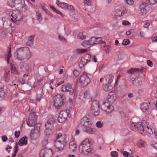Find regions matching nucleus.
<instances>
[{"label":"nucleus","instance_id":"f257e3e1","mask_svg":"<svg viewBox=\"0 0 157 157\" xmlns=\"http://www.w3.org/2000/svg\"><path fill=\"white\" fill-rule=\"evenodd\" d=\"M14 55L16 59L19 61L28 59L31 56V54L30 50L27 47L17 48L14 52Z\"/></svg>","mask_w":157,"mask_h":157},{"label":"nucleus","instance_id":"f03ea898","mask_svg":"<svg viewBox=\"0 0 157 157\" xmlns=\"http://www.w3.org/2000/svg\"><path fill=\"white\" fill-rule=\"evenodd\" d=\"M93 143L91 139H85L79 146V149L81 152L87 155L88 154H91L93 151L90 147V145Z\"/></svg>","mask_w":157,"mask_h":157},{"label":"nucleus","instance_id":"7ed1b4c3","mask_svg":"<svg viewBox=\"0 0 157 157\" xmlns=\"http://www.w3.org/2000/svg\"><path fill=\"white\" fill-rule=\"evenodd\" d=\"M61 137L62 134L59 133L54 140L55 147L59 151L63 149L67 144L65 138Z\"/></svg>","mask_w":157,"mask_h":157},{"label":"nucleus","instance_id":"20e7f679","mask_svg":"<svg viewBox=\"0 0 157 157\" xmlns=\"http://www.w3.org/2000/svg\"><path fill=\"white\" fill-rule=\"evenodd\" d=\"M65 98L63 94H57L53 97L54 105L56 109H60L63 105Z\"/></svg>","mask_w":157,"mask_h":157},{"label":"nucleus","instance_id":"39448f33","mask_svg":"<svg viewBox=\"0 0 157 157\" xmlns=\"http://www.w3.org/2000/svg\"><path fill=\"white\" fill-rule=\"evenodd\" d=\"M60 90L63 92L68 93L70 95H72L75 91V87L69 83L63 84L60 88Z\"/></svg>","mask_w":157,"mask_h":157},{"label":"nucleus","instance_id":"423d86ee","mask_svg":"<svg viewBox=\"0 0 157 157\" xmlns=\"http://www.w3.org/2000/svg\"><path fill=\"white\" fill-rule=\"evenodd\" d=\"M144 68L142 67L139 68H132L127 71V72L128 74L130 79L132 81L137 78L140 73L143 72Z\"/></svg>","mask_w":157,"mask_h":157},{"label":"nucleus","instance_id":"0eeeda50","mask_svg":"<svg viewBox=\"0 0 157 157\" xmlns=\"http://www.w3.org/2000/svg\"><path fill=\"white\" fill-rule=\"evenodd\" d=\"M70 111L67 110H63L60 112L58 121L60 123H62L65 122L67 120L68 117L70 118Z\"/></svg>","mask_w":157,"mask_h":157},{"label":"nucleus","instance_id":"6e6552de","mask_svg":"<svg viewBox=\"0 0 157 157\" xmlns=\"http://www.w3.org/2000/svg\"><path fill=\"white\" fill-rule=\"evenodd\" d=\"M37 117L35 112L31 113L29 114L28 119L26 120L27 124L29 127L34 126L36 122Z\"/></svg>","mask_w":157,"mask_h":157},{"label":"nucleus","instance_id":"1a4fd4ad","mask_svg":"<svg viewBox=\"0 0 157 157\" xmlns=\"http://www.w3.org/2000/svg\"><path fill=\"white\" fill-rule=\"evenodd\" d=\"M79 82L82 87H84L90 82V79L86 72H83L80 76Z\"/></svg>","mask_w":157,"mask_h":157},{"label":"nucleus","instance_id":"9d476101","mask_svg":"<svg viewBox=\"0 0 157 157\" xmlns=\"http://www.w3.org/2000/svg\"><path fill=\"white\" fill-rule=\"evenodd\" d=\"M11 15L13 18H11V20L13 23H15L17 24L18 21H21L23 18L22 15L18 10H14L13 11Z\"/></svg>","mask_w":157,"mask_h":157},{"label":"nucleus","instance_id":"9b49d317","mask_svg":"<svg viewBox=\"0 0 157 157\" xmlns=\"http://www.w3.org/2000/svg\"><path fill=\"white\" fill-rule=\"evenodd\" d=\"M53 154V151L51 149L44 147L41 150L40 156V157H52Z\"/></svg>","mask_w":157,"mask_h":157},{"label":"nucleus","instance_id":"f8f14e48","mask_svg":"<svg viewBox=\"0 0 157 157\" xmlns=\"http://www.w3.org/2000/svg\"><path fill=\"white\" fill-rule=\"evenodd\" d=\"M91 55L88 54H85L81 59L80 61L78 63L80 68H81L85 65L88 62L90 61L91 59Z\"/></svg>","mask_w":157,"mask_h":157},{"label":"nucleus","instance_id":"ddd939ff","mask_svg":"<svg viewBox=\"0 0 157 157\" xmlns=\"http://www.w3.org/2000/svg\"><path fill=\"white\" fill-rule=\"evenodd\" d=\"M91 109L92 111H94V112L95 116H98L99 115L100 108L98 101L94 100L93 101L91 104Z\"/></svg>","mask_w":157,"mask_h":157},{"label":"nucleus","instance_id":"4468645a","mask_svg":"<svg viewBox=\"0 0 157 157\" xmlns=\"http://www.w3.org/2000/svg\"><path fill=\"white\" fill-rule=\"evenodd\" d=\"M92 123V121L90 119L87 118L86 116L82 118L80 121V124L84 127L90 125Z\"/></svg>","mask_w":157,"mask_h":157},{"label":"nucleus","instance_id":"2eb2a0df","mask_svg":"<svg viewBox=\"0 0 157 157\" xmlns=\"http://www.w3.org/2000/svg\"><path fill=\"white\" fill-rule=\"evenodd\" d=\"M116 97L114 92H110L107 96V101L111 103H113L116 101Z\"/></svg>","mask_w":157,"mask_h":157},{"label":"nucleus","instance_id":"dca6fc26","mask_svg":"<svg viewBox=\"0 0 157 157\" xmlns=\"http://www.w3.org/2000/svg\"><path fill=\"white\" fill-rule=\"evenodd\" d=\"M4 20L3 24V25L4 28L6 29H11V21L9 19L3 18L2 20Z\"/></svg>","mask_w":157,"mask_h":157},{"label":"nucleus","instance_id":"f3484780","mask_svg":"<svg viewBox=\"0 0 157 157\" xmlns=\"http://www.w3.org/2000/svg\"><path fill=\"white\" fill-rule=\"evenodd\" d=\"M41 126V124L40 123H37L35 125L34 129L32 130L31 131V133L30 135L31 138V137L33 136V134L36 133L37 134L40 132V128Z\"/></svg>","mask_w":157,"mask_h":157},{"label":"nucleus","instance_id":"a211bd4d","mask_svg":"<svg viewBox=\"0 0 157 157\" xmlns=\"http://www.w3.org/2000/svg\"><path fill=\"white\" fill-rule=\"evenodd\" d=\"M83 132L89 134H94L96 132L95 129L88 126L83 127L82 128Z\"/></svg>","mask_w":157,"mask_h":157},{"label":"nucleus","instance_id":"6ab92c4d","mask_svg":"<svg viewBox=\"0 0 157 157\" xmlns=\"http://www.w3.org/2000/svg\"><path fill=\"white\" fill-rule=\"evenodd\" d=\"M137 131L141 134L145 135V127H144L141 122H139L137 124Z\"/></svg>","mask_w":157,"mask_h":157},{"label":"nucleus","instance_id":"aec40b11","mask_svg":"<svg viewBox=\"0 0 157 157\" xmlns=\"http://www.w3.org/2000/svg\"><path fill=\"white\" fill-rule=\"evenodd\" d=\"M55 121V119L54 118H49L45 124V127L47 128H53V124Z\"/></svg>","mask_w":157,"mask_h":157},{"label":"nucleus","instance_id":"412c9836","mask_svg":"<svg viewBox=\"0 0 157 157\" xmlns=\"http://www.w3.org/2000/svg\"><path fill=\"white\" fill-rule=\"evenodd\" d=\"M125 56V54L122 51L118 52L116 54L117 59V60H123Z\"/></svg>","mask_w":157,"mask_h":157},{"label":"nucleus","instance_id":"4be33fe9","mask_svg":"<svg viewBox=\"0 0 157 157\" xmlns=\"http://www.w3.org/2000/svg\"><path fill=\"white\" fill-rule=\"evenodd\" d=\"M132 84L136 86H139L142 85V83L141 79L138 77L132 80Z\"/></svg>","mask_w":157,"mask_h":157},{"label":"nucleus","instance_id":"5701e85b","mask_svg":"<svg viewBox=\"0 0 157 157\" xmlns=\"http://www.w3.org/2000/svg\"><path fill=\"white\" fill-rule=\"evenodd\" d=\"M145 3H143L141 4L139 7L140 9V11L142 13V15H145L147 13V11L145 9Z\"/></svg>","mask_w":157,"mask_h":157},{"label":"nucleus","instance_id":"b1692460","mask_svg":"<svg viewBox=\"0 0 157 157\" xmlns=\"http://www.w3.org/2000/svg\"><path fill=\"white\" fill-rule=\"evenodd\" d=\"M27 138L26 136H24L18 142L19 145L20 146L26 145L27 143Z\"/></svg>","mask_w":157,"mask_h":157},{"label":"nucleus","instance_id":"393cba45","mask_svg":"<svg viewBox=\"0 0 157 157\" xmlns=\"http://www.w3.org/2000/svg\"><path fill=\"white\" fill-rule=\"evenodd\" d=\"M56 3L59 7L66 10V7L67 5V3L64 2H61L59 0H56Z\"/></svg>","mask_w":157,"mask_h":157},{"label":"nucleus","instance_id":"a878e982","mask_svg":"<svg viewBox=\"0 0 157 157\" xmlns=\"http://www.w3.org/2000/svg\"><path fill=\"white\" fill-rule=\"evenodd\" d=\"M103 88L105 91L108 92L112 89L113 87L110 84L107 83L103 85Z\"/></svg>","mask_w":157,"mask_h":157},{"label":"nucleus","instance_id":"bb28decb","mask_svg":"<svg viewBox=\"0 0 157 157\" xmlns=\"http://www.w3.org/2000/svg\"><path fill=\"white\" fill-rule=\"evenodd\" d=\"M140 108L143 112H145L149 109L147 104L146 103H142L141 105Z\"/></svg>","mask_w":157,"mask_h":157},{"label":"nucleus","instance_id":"cd10ccee","mask_svg":"<svg viewBox=\"0 0 157 157\" xmlns=\"http://www.w3.org/2000/svg\"><path fill=\"white\" fill-rule=\"evenodd\" d=\"M43 80V79L40 78L38 79L37 81H36L34 84L33 85V87L34 88H39V86L41 84V82Z\"/></svg>","mask_w":157,"mask_h":157},{"label":"nucleus","instance_id":"c85d7f7f","mask_svg":"<svg viewBox=\"0 0 157 157\" xmlns=\"http://www.w3.org/2000/svg\"><path fill=\"white\" fill-rule=\"evenodd\" d=\"M113 76L112 75H107L105 78V80L107 83L110 84L113 81Z\"/></svg>","mask_w":157,"mask_h":157},{"label":"nucleus","instance_id":"c756f323","mask_svg":"<svg viewBox=\"0 0 157 157\" xmlns=\"http://www.w3.org/2000/svg\"><path fill=\"white\" fill-rule=\"evenodd\" d=\"M14 149V152L12 154L11 157H15L16 156L17 153L19 149L18 146V145L17 143H16L15 145L13 148Z\"/></svg>","mask_w":157,"mask_h":157},{"label":"nucleus","instance_id":"7c9ffc66","mask_svg":"<svg viewBox=\"0 0 157 157\" xmlns=\"http://www.w3.org/2000/svg\"><path fill=\"white\" fill-rule=\"evenodd\" d=\"M145 142L143 140H140L138 141L137 145L139 147L141 148L145 146Z\"/></svg>","mask_w":157,"mask_h":157},{"label":"nucleus","instance_id":"2f4dec72","mask_svg":"<svg viewBox=\"0 0 157 157\" xmlns=\"http://www.w3.org/2000/svg\"><path fill=\"white\" fill-rule=\"evenodd\" d=\"M10 66L11 73L15 74H17L18 71L16 70V67L13 64L11 63Z\"/></svg>","mask_w":157,"mask_h":157},{"label":"nucleus","instance_id":"473e14b6","mask_svg":"<svg viewBox=\"0 0 157 157\" xmlns=\"http://www.w3.org/2000/svg\"><path fill=\"white\" fill-rule=\"evenodd\" d=\"M137 123H132L130 126L131 129L134 131H137Z\"/></svg>","mask_w":157,"mask_h":157},{"label":"nucleus","instance_id":"72a5a7b5","mask_svg":"<svg viewBox=\"0 0 157 157\" xmlns=\"http://www.w3.org/2000/svg\"><path fill=\"white\" fill-rule=\"evenodd\" d=\"M114 13L115 16L121 17L122 16V12L121 10L119 9L116 10Z\"/></svg>","mask_w":157,"mask_h":157},{"label":"nucleus","instance_id":"f704fd0d","mask_svg":"<svg viewBox=\"0 0 157 157\" xmlns=\"http://www.w3.org/2000/svg\"><path fill=\"white\" fill-rule=\"evenodd\" d=\"M107 109L105 112H107L108 113H111L114 110V107L113 106L110 105L108 104V105L107 107Z\"/></svg>","mask_w":157,"mask_h":157},{"label":"nucleus","instance_id":"c9c22d12","mask_svg":"<svg viewBox=\"0 0 157 157\" xmlns=\"http://www.w3.org/2000/svg\"><path fill=\"white\" fill-rule=\"evenodd\" d=\"M45 128L44 132L47 135H49L52 134V130L53 128H47V127H45Z\"/></svg>","mask_w":157,"mask_h":157},{"label":"nucleus","instance_id":"e433bc0d","mask_svg":"<svg viewBox=\"0 0 157 157\" xmlns=\"http://www.w3.org/2000/svg\"><path fill=\"white\" fill-rule=\"evenodd\" d=\"M146 2L148 4L154 5L157 4V0H147Z\"/></svg>","mask_w":157,"mask_h":157},{"label":"nucleus","instance_id":"4c0bfd02","mask_svg":"<svg viewBox=\"0 0 157 157\" xmlns=\"http://www.w3.org/2000/svg\"><path fill=\"white\" fill-rule=\"evenodd\" d=\"M103 49L106 53H108L111 50V47L109 45H106L104 46Z\"/></svg>","mask_w":157,"mask_h":157},{"label":"nucleus","instance_id":"58836bf2","mask_svg":"<svg viewBox=\"0 0 157 157\" xmlns=\"http://www.w3.org/2000/svg\"><path fill=\"white\" fill-rule=\"evenodd\" d=\"M108 105V103L106 102H103V104L101 105V109L104 111H105L107 109V107Z\"/></svg>","mask_w":157,"mask_h":157},{"label":"nucleus","instance_id":"ea45409f","mask_svg":"<svg viewBox=\"0 0 157 157\" xmlns=\"http://www.w3.org/2000/svg\"><path fill=\"white\" fill-rule=\"evenodd\" d=\"M145 134L146 133L150 134H153V131L151 128H150L148 126L145 127Z\"/></svg>","mask_w":157,"mask_h":157},{"label":"nucleus","instance_id":"a19ab883","mask_svg":"<svg viewBox=\"0 0 157 157\" xmlns=\"http://www.w3.org/2000/svg\"><path fill=\"white\" fill-rule=\"evenodd\" d=\"M7 4L8 6L13 8L15 6V1L10 0L7 2Z\"/></svg>","mask_w":157,"mask_h":157},{"label":"nucleus","instance_id":"79ce46f5","mask_svg":"<svg viewBox=\"0 0 157 157\" xmlns=\"http://www.w3.org/2000/svg\"><path fill=\"white\" fill-rule=\"evenodd\" d=\"M36 20L39 22H40L42 19V15L41 14V13H40L36 12Z\"/></svg>","mask_w":157,"mask_h":157},{"label":"nucleus","instance_id":"37998d69","mask_svg":"<svg viewBox=\"0 0 157 157\" xmlns=\"http://www.w3.org/2000/svg\"><path fill=\"white\" fill-rule=\"evenodd\" d=\"M7 56V61L8 63H9V60L11 57V49L10 48H9V50L8 51Z\"/></svg>","mask_w":157,"mask_h":157},{"label":"nucleus","instance_id":"c03bdc74","mask_svg":"<svg viewBox=\"0 0 157 157\" xmlns=\"http://www.w3.org/2000/svg\"><path fill=\"white\" fill-rule=\"evenodd\" d=\"M90 45L91 46H93L94 44H96V38L92 37L90 38Z\"/></svg>","mask_w":157,"mask_h":157},{"label":"nucleus","instance_id":"a18cd8bd","mask_svg":"<svg viewBox=\"0 0 157 157\" xmlns=\"http://www.w3.org/2000/svg\"><path fill=\"white\" fill-rule=\"evenodd\" d=\"M78 39L81 40H84L86 38V36L83 35L82 33H79L78 35Z\"/></svg>","mask_w":157,"mask_h":157},{"label":"nucleus","instance_id":"49530a36","mask_svg":"<svg viewBox=\"0 0 157 157\" xmlns=\"http://www.w3.org/2000/svg\"><path fill=\"white\" fill-rule=\"evenodd\" d=\"M6 96V94L5 91L2 89H0V97L4 98Z\"/></svg>","mask_w":157,"mask_h":157},{"label":"nucleus","instance_id":"de8ad7c7","mask_svg":"<svg viewBox=\"0 0 157 157\" xmlns=\"http://www.w3.org/2000/svg\"><path fill=\"white\" fill-rule=\"evenodd\" d=\"M76 51L77 53L80 54L86 52L87 50L86 49H77L76 50Z\"/></svg>","mask_w":157,"mask_h":157},{"label":"nucleus","instance_id":"09e8293b","mask_svg":"<svg viewBox=\"0 0 157 157\" xmlns=\"http://www.w3.org/2000/svg\"><path fill=\"white\" fill-rule=\"evenodd\" d=\"M121 133L123 135L125 136L129 133V131L127 128H125L122 130Z\"/></svg>","mask_w":157,"mask_h":157},{"label":"nucleus","instance_id":"8fccbe9b","mask_svg":"<svg viewBox=\"0 0 157 157\" xmlns=\"http://www.w3.org/2000/svg\"><path fill=\"white\" fill-rule=\"evenodd\" d=\"M6 34L5 32L2 29H0V37L3 38H4L6 36Z\"/></svg>","mask_w":157,"mask_h":157},{"label":"nucleus","instance_id":"3c124183","mask_svg":"<svg viewBox=\"0 0 157 157\" xmlns=\"http://www.w3.org/2000/svg\"><path fill=\"white\" fill-rule=\"evenodd\" d=\"M82 46L85 47L86 45H90V40H85L82 43Z\"/></svg>","mask_w":157,"mask_h":157},{"label":"nucleus","instance_id":"603ef678","mask_svg":"<svg viewBox=\"0 0 157 157\" xmlns=\"http://www.w3.org/2000/svg\"><path fill=\"white\" fill-rule=\"evenodd\" d=\"M101 37L96 38V44L101 42V44H104L105 43V42L101 41Z\"/></svg>","mask_w":157,"mask_h":157},{"label":"nucleus","instance_id":"864d4df0","mask_svg":"<svg viewBox=\"0 0 157 157\" xmlns=\"http://www.w3.org/2000/svg\"><path fill=\"white\" fill-rule=\"evenodd\" d=\"M122 44L124 45H127L130 44V41L128 39H124L123 41Z\"/></svg>","mask_w":157,"mask_h":157},{"label":"nucleus","instance_id":"5fc2aeb1","mask_svg":"<svg viewBox=\"0 0 157 157\" xmlns=\"http://www.w3.org/2000/svg\"><path fill=\"white\" fill-rule=\"evenodd\" d=\"M110 155L112 157H118V153L116 151H112L111 152Z\"/></svg>","mask_w":157,"mask_h":157},{"label":"nucleus","instance_id":"6e6d98bb","mask_svg":"<svg viewBox=\"0 0 157 157\" xmlns=\"http://www.w3.org/2000/svg\"><path fill=\"white\" fill-rule=\"evenodd\" d=\"M42 96V93L40 94H38L36 95V100L38 102H39L40 100V99Z\"/></svg>","mask_w":157,"mask_h":157},{"label":"nucleus","instance_id":"4d7b16f0","mask_svg":"<svg viewBox=\"0 0 157 157\" xmlns=\"http://www.w3.org/2000/svg\"><path fill=\"white\" fill-rule=\"evenodd\" d=\"M42 7L43 9L44 10V11L46 13H47L48 15L50 16H52V15L51 13L49 11H48V10L47 9H46L45 8V7L43 6H42Z\"/></svg>","mask_w":157,"mask_h":157},{"label":"nucleus","instance_id":"13d9d810","mask_svg":"<svg viewBox=\"0 0 157 157\" xmlns=\"http://www.w3.org/2000/svg\"><path fill=\"white\" fill-rule=\"evenodd\" d=\"M33 40H28L26 43V44L28 46H31L33 45Z\"/></svg>","mask_w":157,"mask_h":157},{"label":"nucleus","instance_id":"bf43d9fd","mask_svg":"<svg viewBox=\"0 0 157 157\" xmlns=\"http://www.w3.org/2000/svg\"><path fill=\"white\" fill-rule=\"evenodd\" d=\"M74 8L73 6L71 5H69L67 4V5L66 7V10L69 11H70L71 10H73Z\"/></svg>","mask_w":157,"mask_h":157},{"label":"nucleus","instance_id":"052dcab7","mask_svg":"<svg viewBox=\"0 0 157 157\" xmlns=\"http://www.w3.org/2000/svg\"><path fill=\"white\" fill-rule=\"evenodd\" d=\"M71 18L75 21H77L78 20V16L75 14H72L71 15Z\"/></svg>","mask_w":157,"mask_h":157},{"label":"nucleus","instance_id":"680f3d73","mask_svg":"<svg viewBox=\"0 0 157 157\" xmlns=\"http://www.w3.org/2000/svg\"><path fill=\"white\" fill-rule=\"evenodd\" d=\"M103 125L101 121H98L96 123V126L98 128H101Z\"/></svg>","mask_w":157,"mask_h":157},{"label":"nucleus","instance_id":"e2e57ef3","mask_svg":"<svg viewBox=\"0 0 157 157\" xmlns=\"http://www.w3.org/2000/svg\"><path fill=\"white\" fill-rule=\"evenodd\" d=\"M59 39L62 41L64 42L65 43L67 42V40L65 39L63 36H59Z\"/></svg>","mask_w":157,"mask_h":157},{"label":"nucleus","instance_id":"0e129e2a","mask_svg":"<svg viewBox=\"0 0 157 157\" xmlns=\"http://www.w3.org/2000/svg\"><path fill=\"white\" fill-rule=\"evenodd\" d=\"M73 73L75 77H77V76H78L79 74V73L78 71L76 70H75L74 71Z\"/></svg>","mask_w":157,"mask_h":157},{"label":"nucleus","instance_id":"69168bd1","mask_svg":"<svg viewBox=\"0 0 157 157\" xmlns=\"http://www.w3.org/2000/svg\"><path fill=\"white\" fill-rule=\"evenodd\" d=\"M123 155L125 157H128L130 155V153L126 151H124L123 152Z\"/></svg>","mask_w":157,"mask_h":157},{"label":"nucleus","instance_id":"338daca9","mask_svg":"<svg viewBox=\"0 0 157 157\" xmlns=\"http://www.w3.org/2000/svg\"><path fill=\"white\" fill-rule=\"evenodd\" d=\"M122 25H131V23L127 21H124L122 22Z\"/></svg>","mask_w":157,"mask_h":157},{"label":"nucleus","instance_id":"774afa93","mask_svg":"<svg viewBox=\"0 0 157 157\" xmlns=\"http://www.w3.org/2000/svg\"><path fill=\"white\" fill-rule=\"evenodd\" d=\"M151 145L154 148L157 150V143L153 141L151 142Z\"/></svg>","mask_w":157,"mask_h":157}]
</instances>
